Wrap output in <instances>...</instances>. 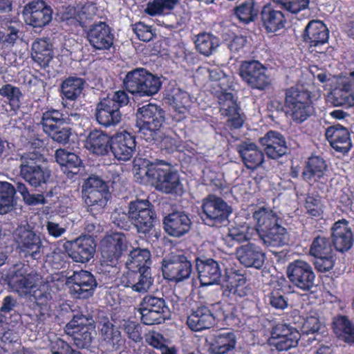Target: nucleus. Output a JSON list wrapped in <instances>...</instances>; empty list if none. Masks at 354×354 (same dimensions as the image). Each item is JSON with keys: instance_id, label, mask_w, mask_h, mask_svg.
<instances>
[{"instance_id": "nucleus-49", "label": "nucleus", "mask_w": 354, "mask_h": 354, "mask_svg": "<svg viewBox=\"0 0 354 354\" xmlns=\"http://www.w3.org/2000/svg\"><path fill=\"white\" fill-rule=\"evenodd\" d=\"M197 51L205 56H209L219 46V39L210 32L198 34L194 39Z\"/></svg>"}, {"instance_id": "nucleus-11", "label": "nucleus", "mask_w": 354, "mask_h": 354, "mask_svg": "<svg viewBox=\"0 0 354 354\" xmlns=\"http://www.w3.org/2000/svg\"><path fill=\"white\" fill-rule=\"evenodd\" d=\"M93 317L91 315H84L82 312H77L67 323L65 330L68 334L73 335L74 343L77 347L88 348L93 341Z\"/></svg>"}, {"instance_id": "nucleus-4", "label": "nucleus", "mask_w": 354, "mask_h": 354, "mask_svg": "<svg viewBox=\"0 0 354 354\" xmlns=\"http://www.w3.org/2000/svg\"><path fill=\"white\" fill-rule=\"evenodd\" d=\"M252 216L260 238L266 246L281 247L287 244L288 232L281 225V218L276 212L261 207L253 213Z\"/></svg>"}, {"instance_id": "nucleus-8", "label": "nucleus", "mask_w": 354, "mask_h": 354, "mask_svg": "<svg viewBox=\"0 0 354 354\" xmlns=\"http://www.w3.org/2000/svg\"><path fill=\"white\" fill-rule=\"evenodd\" d=\"M223 288V299L230 305L241 306L245 301L252 306L255 304L253 301L248 299L252 288L247 282L246 277L239 273L238 270L232 271L226 274Z\"/></svg>"}, {"instance_id": "nucleus-44", "label": "nucleus", "mask_w": 354, "mask_h": 354, "mask_svg": "<svg viewBox=\"0 0 354 354\" xmlns=\"http://www.w3.org/2000/svg\"><path fill=\"white\" fill-rule=\"evenodd\" d=\"M236 345V337L233 332L222 333L214 335L209 344L211 354H229Z\"/></svg>"}, {"instance_id": "nucleus-5", "label": "nucleus", "mask_w": 354, "mask_h": 354, "mask_svg": "<svg viewBox=\"0 0 354 354\" xmlns=\"http://www.w3.org/2000/svg\"><path fill=\"white\" fill-rule=\"evenodd\" d=\"M123 85L133 95L145 97L158 93L161 88L162 82L159 77L147 69L137 68L127 73Z\"/></svg>"}, {"instance_id": "nucleus-32", "label": "nucleus", "mask_w": 354, "mask_h": 354, "mask_svg": "<svg viewBox=\"0 0 354 354\" xmlns=\"http://www.w3.org/2000/svg\"><path fill=\"white\" fill-rule=\"evenodd\" d=\"M260 21L266 33H275L285 27L286 18L282 11L267 3L260 12Z\"/></svg>"}, {"instance_id": "nucleus-19", "label": "nucleus", "mask_w": 354, "mask_h": 354, "mask_svg": "<svg viewBox=\"0 0 354 354\" xmlns=\"http://www.w3.org/2000/svg\"><path fill=\"white\" fill-rule=\"evenodd\" d=\"M40 275L35 271L28 272L26 265H15L8 277V284L16 292L31 293L36 288Z\"/></svg>"}, {"instance_id": "nucleus-48", "label": "nucleus", "mask_w": 354, "mask_h": 354, "mask_svg": "<svg viewBox=\"0 0 354 354\" xmlns=\"http://www.w3.org/2000/svg\"><path fill=\"white\" fill-rule=\"evenodd\" d=\"M332 328L338 338L346 343H354V324L347 316L339 315L334 317Z\"/></svg>"}, {"instance_id": "nucleus-9", "label": "nucleus", "mask_w": 354, "mask_h": 354, "mask_svg": "<svg viewBox=\"0 0 354 354\" xmlns=\"http://www.w3.org/2000/svg\"><path fill=\"white\" fill-rule=\"evenodd\" d=\"M129 216L133 225L139 234H149L157 218L154 205L148 198H136L128 204Z\"/></svg>"}, {"instance_id": "nucleus-33", "label": "nucleus", "mask_w": 354, "mask_h": 354, "mask_svg": "<svg viewBox=\"0 0 354 354\" xmlns=\"http://www.w3.org/2000/svg\"><path fill=\"white\" fill-rule=\"evenodd\" d=\"M329 30L320 20H311L306 26L304 33V41L310 48L319 47L328 43Z\"/></svg>"}, {"instance_id": "nucleus-2", "label": "nucleus", "mask_w": 354, "mask_h": 354, "mask_svg": "<svg viewBox=\"0 0 354 354\" xmlns=\"http://www.w3.org/2000/svg\"><path fill=\"white\" fill-rule=\"evenodd\" d=\"M136 176L141 182L149 183L165 194L181 196L184 192L178 173L163 161H148L145 166H139Z\"/></svg>"}, {"instance_id": "nucleus-25", "label": "nucleus", "mask_w": 354, "mask_h": 354, "mask_svg": "<svg viewBox=\"0 0 354 354\" xmlns=\"http://www.w3.org/2000/svg\"><path fill=\"white\" fill-rule=\"evenodd\" d=\"M136 147V136L127 131H123L112 136L110 151L117 160L128 161L133 157Z\"/></svg>"}, {"instance_id": "nucleus-37", "label": "nucleus", "mask_w": 354, "mask_h": 354, "mask_svg": "<svg viewBox=\"0 0 354 354\" xmlns=\"http://www.w3.org/2000/svg\"><path fill=\"white\" fill-rule=\"evenodd\" d=\"M236 151L248 169L254 171L264 162V153L254 142H243L236 146Z\"/></svg>"}, {"instance_id": "nucleus-56", "label": "nucleus", "mask_w": 354, "mask_h": 354, "mask_svg": "<svg viewBox=\"0 0 354 354\" xmlns=\"http://www.w3.org/2000/svg\"><path fill=\"white\" fill-rule=\"evenodd\" d=\"M304 208L306 214L315 220L323 218V205L319 196L308 195L305 199Z\"/></svg>"}, {"instance_id": "nucleus-47", "label": "nucleus", "mask_w": 354, "mask_h": 354, "mask_svg": "<svg viewBox=\"0 0 354 354\" xmlns=\"http://www.w3.org/2000/svg\"><path fill=\"white\" fill-rule=\"evenodd\" d=\"M167 98L175 109L174 118L178 121L185 118L189 103L188 93L179 88H174L168 94Z\"/></svg>"}, {"instance_id": "nucleus-54", "label": "nucleus", "mask_w": 354, "mask_h": 354, "mask_svg": "<svg viewBox=\"0 0 354 354\" xmlns=\"http://www.w3.org/2000/svg\"><path fill=\"white\" fill-rule=\"evenodd\" d=\"M15 187L8 182H0V214L10 212L14 205Z\"/></svg>"}, {"instance_id": "nucleus-51", "label": "nucleus", "mask_w": 354, "mask_h": 354, "mask_svg": "<svg viewBox=\"0 0 354 354\" xmlns=\"http://www.w3.org/2000/svg\"><path fill=\"white\" fill-rule=\"evenodd\" d=\"M255 5L254 0H245L234 8L233 14L239 22L248 24L254 21L257 17L258 10Z\"/></svg>"}, {"instance_id": "nucleus-14", "label": "nucleus", "mask_w": 354, "mask_h": 354, "mask_svg": "<svg viewBox=\"0 0 354 354\" xmlns=\"http://www.w3.org/2000/svg\"><path fill=\"white\" fill-rule=\"evenodd\" d=\"M69 292L75 299H86L91 297L97 286L94 275L89 271L80 270L75 271L67 279Z\"/></svg>"}, {"instance_id": "nucleus-36", "label": "nucleus", "mask_w": 354, "mask_h": 354, "mask_svg": "<svg viewBox=\"0 0 354 354\" xmlns=\"http://www.w3.org/2000/svg\"><path fill=\"white\" fill-rule=\"evenodd\" d=\"M216 324V317L212 310L201 305L193 309L187 319V324L192 331H202L213 327Z\"/></svg>"}, {"instance_id": "nucleus-60", "label": "nucleus", "mask_w": 354, "mask_h": 354, "mask_svg": "<svg viewBox=\"0 0 354 354\" xmlns=\"http://www.w3.org/2000/svg\"><path fill=\"white\" fill-rule=\"evenodd\" d=\"M336 261V255L335 253L329 255H323L315 257L314 266L319 272H326L330 270Z\"/></svg>"}, {"instance_id": "nucleus-13", "label": "nucleus", "mask_w": 354, "mask_h": 354, "mask_svg": "<svg viewBox=\"0 0 354 354\" xmlns=\"http://www.w3.org/2000/svg\"><path fill=\"white\" fill-rule=\"evenodd\" d=\"M219 111L221 115L226 117L227 125L232 129H241L245 122V117L237 103L233 93L226 91L217 92Z\"/></svg>"}, {"instance_id": "nucleus-59", "label": "nucleus", "mask_w": 354, "mask_h": 354, "mask_svg": "<svg viewBox=\"0 0 354 354\" xmlns=\"http://www.w3.org/2000/svg\"><path fill=\"white\" fill-rule=\"evenodd\" d=\"M289 12L297 14L308 8L310 0H274Z\"/></svg>"}, {"instance_id": "nucleus-46", "label": "nucleus", "mask_w": 354, "mask_h": 354, "mask_svg": "<svg viewBox=\"0 0 354 354\" xmlns=\"http://www.w3.org/2000/svg\"><path fill=\"white\" fill-rule=\"evenodd\" d=\"M85 81L77 77H68L62 81L60 87V95L63 101H75L82 93Z\"/></svg>"}, {"instance_id": "nucleus-6", "label": "nucleus", "mask_w": 354, "mask_h": 354, "mask_svg": "<svg viewBox=\"0 0 354 354\" xmlns=\"http://www.w3.org/2000/svg\"><path fill=\"white\" fill-rule=\"evenodd\" d=\"M232 212V207L222 198L209 194L202 201L200 216L206 225L220 228L228 225Z\"/></svg>"}, {"instance_id": "nucleus-10", "label": "nucleus", "mask_w": 354, "mask_h": 354, "mask_svg": "<svg viewBox=\"0 0 354 354\" xmlns=\"http://www.w3.org/2000/svg\"><path fill=\"white\" fill-rule=\"evenodd\" d=\"M161 268L165 279L178 283L190 277L192 263L183 251L171 252L163 258Z\"/></svg>"}, {"instance_id": "nucleus-15", "label": "nucleus", "mask_w": 354, "mask_h": 354, "mask_svg": "<svg viewBox=\"0 0 354 354\" xmlns=\"http://www.w3.org/2000/svg\"><path fill=\"white\" fill-rule=\"evenodd\" d=\"M165 111L160 106L148 104L138 109L137 113L136 125L139 127L140 131L150 135L159 131L165 122Z\"/></svg>"}, {"instance_id": "nucleus-21", "label": "nucleus", "mask_w": 354, "mask_h": 354, "mask_svg": "<svg viewBox=\"0 0 354 354\" xmlns=\"http://www.w3.org/2000/svg\"><path fill=\"white\" fill-rule=\"evenodd\" d=\"M24 15L28 25L42 28L51 21L53 10L44 1H32L25 6Z\"/></svg>"}, {"instance_id": "nucleus-7", "label": "nucleus", "mask_w": 354, "mask_h": 354, "mask_svg": "<svg viewBox=\"0 0 354 354\" xmlns=\"http://www.w3.org/2000/svg\"><path fill=\"white\" fill-rule=\"evenodd\" d=\"M128 248L129 241L124 234L113 232L106 235L101 241V265L117 267L124 261Z\"/></svg>"}, {"instance_id": "nucleus-53", "label": "nucleus", "mask_w": 354, "mask_h": 354, "mask_svg": "<svg viewBox=\"0 0 354 354\" xmlns=\"http://www.w3.org/2000/svg\"><path fill=\"white\" fill-rule=\"evenodd\" d=\"M0 95L6 99L11 110L17 111L21 108L24 95L19 87L6 84L0 88Z\"/></svg>"}, {"instance_id": "nucleus-1", "label": "nucleus", "mask_w": 354, "mask_h": 354, "mask_svg": "<svg viewBox=\"0 0 354 354\" xmlns=\"http://www.w3.org/2000/svg\"><path fill=\"white\" fill-rule=\"evenodd\" d=\"M151 252L148 249L134 248L130 251L125 266L127 271L122 282L137 292H146L153 284L151 272Z\"/></svg>"}, {"instance_id": "nucleus-24", "label": "nucleus", "mask_w": 354, "mask_h": 354, "mask_svg": "<svg viewBox=\"0 0 354 354\" xmlns=\"http://www.w3.org/2000/svg\"><path fill=\"white\" fill-rule=\"evenodd\" d=\"M19 252L26 258L30 257L34 260H40L44 256L45 247L41 239L32 230L21 232L17 240Z\"/></svg>"}, {"instance_id": "nucleus-50", "label": "nucleus", "mask_w": 354, "mask_h": 354, "mask_svg": "<svg viewBox=\"0 0 354 354\" xmlns=\"http://www.w3.org/2000/svg\"><path fill=\"white\" fill-rule=\"evenodd\" d=\"M178 0H150L144 9V12L150 17L165 16L171 13Z\"/></svg>"}, {"instance_id": "nucleus-63", "label": "nucleus", "mask_w": 354, "mask_h": 354, "mask_svg": "<svg viewBox=\"0 0 354 354\" xmlns=\"http://www.w3.org/2000/svg\"><path fill=\"white\" fill-rule=\"evenodd\" d=\"M124 330L128 338L136 343L142 340V328L139 324L134 322H129L124 326Z\"/></svg>"}, {"instance_id": "nucleus-12", "label": "nucleus", "mask_w": 354, "mask_h": 354, "mask_svg": "<svg viewBox=\"0 0 354 354\" xmlns=\"http://www.w3.org/2000/svg\"><path fill=\"white\" fill-rule=\"evenodd\" d=\"M41 124L44 131L54 141L66 144L71 135V129L64 126L63 114L58 110L50 109L43 113Z\"/></svg>"}, {"instance_id": "nucleus-22", "label": "nucleus", "mask_w": 354, "mask_h": 354, "mask_svg": "<svg viewBox=\"0 0 354 354\" xmlns=\"http://www.w3.org/2000/svg\"><path fill=\"white\" fill-rule=\"evenodd\" d=\"M270 334L271 339L274 340V346L279 351L296 347L300 337L299 331L295 327L283 322L273 326Z\"/></svg>"}, {"instance_id": "nucleus-26", "label": "nucleus", "mask_w": 354, "mask_h": 354, "mask_svg": "<svg viewBox=\"0 0 354 354\" xmlns=\"http://www.w3.org/2000/svg\"><path fill=\"white\" fill-rule=\"evenodd\" d=\"M195 264L201 286H208L219 282L221 269L218 263L214 259L198 257L195 259Z\"/></svg>"}, {"instance_id": "nucleus-3", "label": "nucleus", "mask_w": 354, "mask_h": 354, "mask_svg": "<svg viewBox=\"0 0 354 354\" xmlns=\"http://www.w3.org/2000/svg\"><path fill=\"white\" fill-rule=\"evenodd\" d=\"M275 104L296 124L306 121L315 111L311 92L297 86L285 89L283 104L279 100H273L272 105Z\"/></svg>"}, {"instance_id": "nucleus-38", "label": "nucleus", "mask_w": 354, "mask_h": 354, "mask_svg": "<svg viewBox=\"0 0 354 354\" xmlns=\"http://www.w3.org/2000/svg\"><path fill=\"white\" fill-rule=\"evenodd\" d=\"M95 116L100 125L109 127L115 126L121 121L122 113L113 102L104 98L97 103Z\"/></svg>"}, {"instance_id": "nucleus-57", "label": "nucleus", "mask_w": 354, "mask_h": 354, "mask_svg": "<svg viewBox=\"0 0 354 354\" xmlns=\"http://www.w3.org/2000/svg\"><path fill=\"white\" fill-rule=\"evenodd\" d=\"M140 306L165 314H169V307L166 305L163 298L150 294L146 295L142 298L140 303Z\"/></svg>"}, {"instance_id": "nucleus-40", "label": "nucleus", "mask_w": 354, "mask_h": 354, "mask_svg": "<svg viewBox=\"0 0 354 354\" xmlns=\"http://www.w3.org/2000/svg\"><path fill=\"white\" fill-rule=\"evenodd\" d=\"M112 136L100 130L91 131L87 136L84 146L91 153L97 156H106L111 151Z\"/></svg>"}, {"instance_id": "nucleus-20", "label": "nucleus", "mask_w": 354, "mask_h": 354, "mask_svg": "<svg viewBox=\"0 0 354 354\" xmlns=\"http://www.w3.org/2000/svg\"><path fill=\"white\" fill-rule=\"evenodd\" d=\"M95 243L93 238L82 236L73 241H67L64 248L68 256L75 262L87 263L94 256Z\"/></svg>"}, {"instance_id": "nucleus-27", "label": "nucleus", "mask_w": 354, "mask_h": 354, "mask_svg": "<svg viewBox=\"0 0 354 354\" xmlns=\"http://www.w3.org/2000/svg\"><path fill=\"white\" fill-rule=\"evenodd\" d=\"M328 165L322 157L312 156L308 158L301 173L304 181L310 185L326 184L328 181Z\"/></svg>"}, {"instance_id": "nucleus-62", "label": "nucleus", "mask_w": 354, "mask_h": 354, "mask_svg": "<svg viewBox=\"0 0 354 354\" xmlns=\"http://www.w3.org/2000/svg\"><path fill=\"white\" fill-rule=\"evenodd\" d=\"M109 187L107 183L98 176H90L88 178L82 186V194H87L92 189L94 192H100V190H107Z\"/></svg>"}, {"instance_id": "nucleus-29", "label": "nucleus", "mask_w": 354, "mask_h": 354, "mask_svg": "<svg viewBox=\"0 0 354 354\" xmlns=\"http://www.w3.org/2000/svg\"><path fill=\"white\" fill-rule=\"evenodd\" d=\"M259 142L268 158L277 160L287 153L288 147L283 136L279 132L270 130L263 137L261 138Z\"/></svg>"}, {"instance_id": "nucleus-23", "label": "nucleus", "mask_w": 354, "mask_h": 354, "mask_svg": "<svg viewBox=\"0 0 354 354\" xmlns=\"http://www.w3.org/2000/svg\"><path fill=\"white\" fill-rule=\"evenodd\" d=\"M162 225L169 236L180 238L190 231L192 222L187 213L176 210L164 216Z\"/></svg>"}, {"instance_id": "nucleus-58", "label": "nucleus", "mask_w": 354, "mask_h": 354, "mask_svg": "<svg viewBox=\"0 0 354 354\" xmlns=\"http://www.w3.org/2000/svg\"><path fill=\"white\" fill-rule=\"evenodd\" d=\"M138 311L141 315V322L145 325H155L163 323L167 319V315L165 313L151 310L149 308H145L139 306Z\"/></svg>"}, {"instance_id": "nucleus-18", "label": "nucleus", "mask_w": 354, "mask_h": 354, "mask_svg": "<svg viewBox=\"0 0 354 354\" xmlns=\"http://www.w3.org/2000/svg\"><path fill=\"white\" fill-rule=\"evenodd\" d=\"M91 46L95 50L109 51L114 48L115 35L112 28L105 21H95L86 31Z\"/></svg>"}, {"instance_id": "nucleus-42", "label": "nucleus", "mask_w": 354, "mask_h": 354, "mask_svg": "<svg viewBox=\"0 0 354 354\" xmlns=\"http://www.w3.org/2000/svg\"><path fill=\"white\" fill-rule=\"evenodd\" d=\"M55 159L62 171L70 178L77 174L82 167V161L79 156L66 149H57L55 152Z\"/></svg>"}, {"instance_id": "nucleus-55", "label": "nucleus", "mask_w": 354, "mask_h": 354, "mask_svg": "<svg viewBox=\"0 0 354 354\" xmlns=\"http://www.w3.org/2000/svg\"><path fill=\"white\" fill-rule=\"evenodd\" d=\"M334 253L331 241L325 236H317L315 237L310 248V254L314 257L329 255Z\"/></svg>"}, {"instance_id": "nucleus-41", "label": "nucleus", "mask_w": 354, "mask_h": 354, "mask_svg": "<svg viewBox=\"0 0 354 354\" xmlns=\"http://www.w3.org/2000/svg\"><path fill=\"white\" fill-rule=\"evenodd\" d=\"M32 292L31 296L35 301L31 307L32 314H30V316L41 319L50 309V301L52 299V295L48 290V284H43L38 288L32 290Z\"/></svg>"}, {"instance_id": "nucleus-17", "label": "nucleus", "mask_w": 354, "mask_h": 354, "mask_svg": "<svg viewBox=\"0 0 354 354\" xmlns=\"http://www.w3.org/2000/svg\"><path fill=\"white\" fill-rule=\"evenodd\" d=\"M287 275L290 281L297 288L310 291L315 286V274L312 266L302 260H295L289 263Z\"/></svg>"}, {"instance_id": "nucleus-45", "label": "nucleus", "mask_w": 354, "mask_h": 354, "mask_svg": "<svg viewBox=\"0 0 354 354\" xmlns=\"http://www.w3.org/2000/svg\"><path fill=\"white\" fill-rule=\"evenodd\" d=\"M84 202L88 207V211L93 216L104 212L107 202L111 197L109 188L107 190L94 192L91 189L87 194H82Z\"/></svg>"}, {"instance_id": "nucleus-28", "label": "nucleus", "mask_w": 354, "mask_h": 354, "mask_svg": "<svg viewBox=\"0 0 354 354\" xmlns=\"http://www.w3.org/2000/svg\"><path fill=\"white\" fill-rule=\"evenodd\" d=\"M21 177L30 185L37 187L46 184L50 178V171L38 165L33 159L22 158L20 166Z\"/></svg>"}, {"instance_id": "nucleus-16", "label": "nucleus", "mask_w": 354, "mask_h": 354, "mask_svg": "<svg viewBox=\"0 0 354 354\" xmlns=\"http://www.w3.org/2000/svg\"><path fill=\"white\" fill-rule=\"evenodd\" d=\"M266 71L267 68L259 61H245L241 64L239 75L248 86L253 89L263 90L270 84Z\"/></svg>"}, {"instance_id": "nucleus-34", "label": "nucleus", "mask_w": 354, "mask_h": 354, "mask_svg": "<svg viewBox=\"0 0 354 354\" xmlns=\"http://www.w3.org/2000/svg\"><path fill=\"white\" fill-rule=\"evenodd\" d=\"M325 136L330 146L336 151L345 153L352 147L349 131L339 124L328 127L326 129Z\"/></svg>"}, {"instance_id": "nucleus-39", "label": "nucleus", "mask_w": 354, "mask_h": 354, "mask_svg": "<svg viewBox=\"0 0 354 354\" xmlns=\"http://www.w3.org/2000/svg\"><path fill=\"white\" fill-rule=\"evenodd\" d=\"M100 334L106 351H120L124 346L125 339L122 337L119 328L109 320L102 324Z\"/></svg>"}, {"instance_id": "nucleus-30", "label": "nucleus", "mask_w": 354, "mask_h": 354, "mask_svg": "<svg viewBox=\"0 0 354 354\" xmlns=\"http://www.w3.org/2000/svg\"><path fill=\"white\" fill-rule=\"evenodd\" d=\"M333 244L337 251H348L353 245V235L348 221L345 218L335 221L331 227Z\"/></svg>"}, {"instance_id": "nucleus-43", "label": "nucleus", "mask_w": 354, "mask_h": 354, "mask_svg": "<svg viewBox=\"0 0 354 354\" xmlns=\"http://www.w3.org/2000/svg\"><path fill=\"white\" fill-rule=\"evenodd\" d=\"M53 54V46L48 39H37L32 44V58L42 68L48 66Z\"/></svg>"}, {"instance_id": "nucleus-31", "label": "nucleus", "mask_w": 354, "mask_h": 354, "mask_svg": "<svg viewBox=\"0 0 354 354\" xmlns=\"http://www.w3.org/2000/svg\"><path fill=\"white\" fill-rule=\"evenodd\" d=\"M271 290L266 297V303L275 310H283L288 307V299L285 296L290 286L284 277L277 278L270 283Z\"/></svg>"}, {"instance_id": "nucleus-61", "label": "nucleus", "mask_w": 354, "mask_h": 354, "mask_svg": "<svg viewBox=\"0 0 354 354\" xmlns=\"http://www.w3.org/2000/svg\"><path fill=\"white\" fill-rule=\"evenodd\" d=\"M133 30L140 41L148 42L156 35L152 26L146 25L144 22H137L133 25Z\"/></svg>"}, {"instance_id": "nucleus-35", "label": "nucleus", "mask_w": 354, "mask_h": 354, "mask_svg": "<svg viewBox=\"0 0 354 354\" xmlns=\"http://www.w3.org/2000/svg\"><path fill=\"white\" fill-rule=\"evenodd\" d=\"M239 262L245 267L260 270L265 262L266 254L261 247L251 243L241 245L236 250Z\"/></svg>"}, {"instance_id": "nucleus-52", "label": "nucleus", "mask_w": 354, "mask_h": 354, "mask_svg": "<svg viewBox=\"0 0 354 354\" xmlns=\"http://www.w3.org/2000/svg\"><path fill=\"white\" fill-rule=\"evenodd\" d=\"M333 96L336 106H354V91L350 82H343L335 88Z\"/></svg>"}, {"instance_id": "nucleus-64", "label": "nucleus", "mask_w": 354, "mask_h": 354, "mask_svg": "<svg viewBox=\"0 0 354 354\" xmlns=\"http://www.w3.org/2000/svg\"><path fill=\"white\" fill-rule=\"evenodd\" d=\"M146 342L154 348L161 350L165 348V339L163 335L156 331H151L145 335Z\"/></svg>"}]
</instances>
